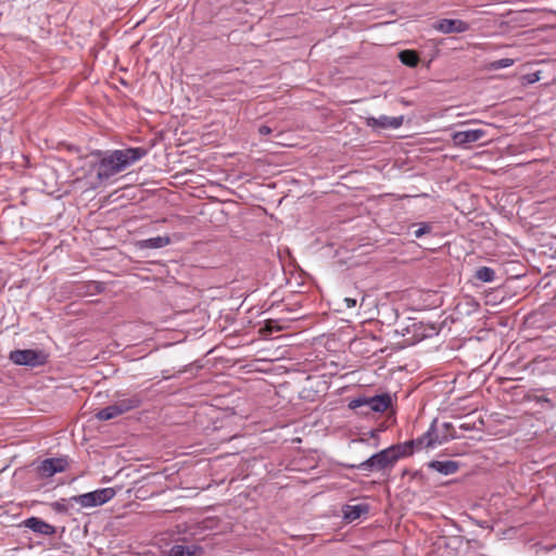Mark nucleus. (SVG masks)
Returning <instances> with one entry per match:
<instances>
[{
    "label": "nucleus",
    "mask_w": 556,
    "mask_h": 556,
    "mask_svg": "<svg viewBox=\"0 0 556 556\" xmlns=\"http://www.w3.org/2000/svg\"><path fill=\"white\" fill-rule=\"evenodd\" d=\"M148 154V150L142 147L128 148L124 150H114L101 152L97 151L94 155L100 160L93 165L97 170L99 181H104L126 169Z\"/></svg>",
    "instance_id": "obj_1"
},
{
    "label": "nucleus",
    "mask_w": 556,
    "mask_h": 556,
    "mask_svg": "<svg viewBox=\"0 0 556 556\" xmlns=\"http://www.w3.org/2000/svg\"><path fill=\"white\" fill-rule=\"evenodd\" d=\"M408 452L407 446L395 444L371 455L359 464L349 465V468L366 471L386 470L392 468L400 458L406 457Z\"/></svg>",
    "instance_id": "obj_2"
},
{
    "label": "nucleus",
    "mask_w": 556,
    "mask_h": 556,
    "mask_svg": "<svg viewBox=\"0 0 556 556\" xmlns=\"http://www.w3.org/2000/svg\"><path fill=\"white\" fill-rule=\"evenodd\" d=\"M142 404V396L134 394L126 399H119L113 404L100 409L96 414V418L101 421L116 418L131 409L138 408Z\"/></svg>",
    "instance_id": "obj_3"
},
{
    "label": "nucleus",
    "mask_w": 556,
    "mask_h": 556,
    "mask_svg": "<svg viewBox=\"0 0 556 556\" xmlns=\"http://www.w3.org/2000/svg\"><path fill=\"white\" fill-rule=\"evenodd\" d=\"M391 396L388 393L371 397H358L349 403L351 409H359L358 414L368 416L370 413H383L391 405Z\"/></svg>",
    "instance_id": "obj_4"
},
{
    "label": "nucleus",
    "mask_w": 556,
    "mask_h": 556,
    "mask_svg": "<svg viewBox=\"0 0 556 556\" xmlns=\"http://www.w3.org/2000/svg\"><path fill=\"white\" fill-rule=\"evenodd\" d=\"M9 359L15 365L34 368L45 365L48 355L41 350H14L10 352Z\"/></svg>",
    "instance_id": "obj_5"
},
{
    "label": "nucleus",
    "mask_w": 556,
    "mask_h": 556,
    "mask_svg": "<svg viewBox=\"0 0 556 556\" xmlns=\"http://www.w3.org/2000/svg\"><path fill=\"white\" fill-rule=\"evenodd\" d=\"M435 422L437 420H433L429 430L421 437L417 438L416 440L406 441L402 444L408 447L409 452L407 453V456L413 454L415 447L417 450H421L422 447H433L437 444H442L448 441V435L439 438V435L435 433Z\"/></svg>",
    "instance_id": "obj_6"
},
{
    "label": "nucleus",
    "mask_w": 556,
    "mask_h": 556,
    "mask_svg": "<svg viewBox=\"0 0 556 556\" xmlns=\"http://www.w3.org/2000/svg\"><path fill=\"white\" fill-rule=\"evenodd\" d=\"M67 460L63 457L46 458L35 464V471L38 477L48 479L58 472H63L67 468Z\"/></svg>",
    "instance_id": "obj_7"
},
{
    "label": "nucleus",
    "mask_w": 556,
    "mask_h": 556,
    "mask_svg": "<svg viewBox=\"0 0 556 556\" xmlns=\"http://www.w3.org/2000/svg\"><path fill=\"white\" fill-rule=\"evenodd\" d=\"M433 28L442 34H462L469 29V24L462 20L442 18L433 25Z\"/></svg>",
    "instance_id": "obj_8"
},
{
    "label": "nucleus",
    "mask_w": 556,
    "mask_h": 556,
    "mask_svg": "<svg viewBox=\"0 0 556 556\" xmlns=\"http://www.w3.org/2000/svg\"><path fill=\"white\" fill-rule=\"evenodd\" d=\"M485 135L486 132L483 129L460 130L452 134V140L455 146L465 147L481 140Z\"/></svg>",
    "instance_id": "obj_9"
},
{
    "label": "nucleus",
    "mask_w": 556,
    "mask_h": 556,
    "mask_svg": "<svg viewBox=\"0 0 556 556\" xmlns=\"http://www.w3.org/2000/svg\"><path fill=\"white\" fill-rule=\"evenodd\" d=\"M25 528L31 530L35 533L42 534L46 536H52L56 533L54 526L46 522L38 517H29L22 523Z\"/></svg>",
    "instance_id": "obj_10"
},
{
    "label": "nucleus",
    "mask_w": 556,
    "mask_h": 556,
    "mask_svg": "<svg viewBox=\"0 0 556 556\" xmlns=\"http://www.w3.org/2000/svg\"><path fill=\"white\" fill-rule=\"evenodd\" d=\"M404 121V116H395L389 117L387 115H380L379 117H368L367 126L372 128H382V129H396L402 126Z\"/></svg>",
    "instance_id": "obj_11"
},
{
    "label": "nucleus",
    "mask_w": 556,
    "mask_h": 556,
    "mask_svg": "<svg viewBox=\"0 0 556 556\" xmlns=\"http://www.w3.org/2000/svg\"><path fill=\"white\" fill-rule=\"evenodd\" d=\"M368 511L369 506L367 504L345 505L342 509L344 519L349 521H354L363 515L368 514Z\"/></svg>",
    "instance_id": "obj_12"
},
{
    "label": "nucleus",
    "mask_w": 556,
    "mask_h": 556,
    "mask_svg": "<svg viewBox=\"0 0 556 556\" xmlns=\"http://www.w3.org/2000/svg\"><path fill=\"white\" fill-rule=\"evenodd\" d=\"M202 547L199 545L176 544L169 549V556H201Z\"/></svg>",
    "instance_id": "obj_13"
},
{
    "label": "nucleus",
    "mask_w": 556,
    "mask_h": 556,
    "mask_svg": "<svg viewBox=\"0 0 556 556\" xmlns=\"http://www.w3.org/2000/svg\"><path fill=\"white\" fill-rule=\"evenodd\" d=\"M429 467L445 476L453 475L458 470V464L454 460H432Z\"/></svg>",
    "instance_id": "obj_14"
},
{
    "label": "nucleus",
    "mask_w": 556,
    "mask_h": 556,
    "mask_svg": "<svg viewBox=\"0 0 556 556\" xmlns=\"http://www.w3.org/2000/svg\"><path fill=\"white\" fill-rule=\"evenodd\" d=\"M168 244H170V238L168 236H157L139 242V247L144 249H161Z\"/></svg>",
    "instance_id": "obj_15"
},
{
    "label": "nucleus",
    "mask_w": 556,
    "mask_h": 556,
    "mask_svg": "<svg viewBox=\"0 0 556 556\" xmlns=\"http://www.w3.org/2000/svg\"><path fill=\"white\" fill-rule=\"evenodd\" d=\"M400 61L409 67H416L419 63V55L414 50H403L399 53Z\"/></svg>",
    "instance_id": "obj_16"
},
{
    "label": "nucleus",
    "mask_w": 556,
    "mask_h": 556,
    "mask_svg": "<svg viewBox=\"0 0 556 556\" xmlns=\"http://www.w3.org/2000/svg\"><path fill=\"white\" fill-rule=\"evenodd\" d=\"M416 328V336L421 340L425 338H430L438 333V329L433 325H425L424 323L414 324Z\"/></svg>",
    "instance_id": "obj_17"
},
{
    "label": "nucleus",
    "mask_w": 556,
    "mask_h": 556,
    "mask_svg": "<svg viewBox=\"0 0 556 556\" xmlns=\"http://www.w3.org/2000/svg\"><path fill=\"white\" fill-rule=\"evenodd\" d=\"M92 492L96 496V502H98L99 506L111 501L116 494V491L113 488L98 489Z\"/></svg>",
    "instance_id": "obj_18"
},
{
    "label": "nucleus",
    "mask_w": 556,
    "mask_h": 556,
    "mask_svg": "<svg viewBox=\"0 0 556 556\" xmlns=\"http://www.w3.org/2000/svg\"><path fill=\"white\" fill-rule=\"evenodd\" d=\"M83 507H96L99 506L98 502H96V496L93 492H88L80 495H75L71 498Z\"/></svg>",
    "instance_id": "obj_19"
},
{
    "label": "nucleus",
    "mask_w": 556,
    "mask_h": 556,
    "mask_svg": "<svg viewBox=\"0 0 556 556\" xmlns=\"http://www.w3.org/2000/svg\"><path fill=\"white\" fill-rule=\"evenodd\" d=\"M475 278L482 282H492L495 279V270L491 267H479L475 273Z\"/></svg>",
    "instance_id": "obj_20"
},
{
    "label": "nucleus",
    "mask_w": 556,
    "mask_h": 556,
    "mask_svg": "<svg viewBox=\"0 0 556 556\" xmlns=\"http://www.w3.org/2000/svg\"><path fill=\"white\" fill-rule=\"evenodd\" d=\"M412 228H414L413 235L417 239L421 238L427 233H430L432 229L431 225L428 223L413 224Z\"/></svg>",
    "instance_id": "obj_21"
},
{
    "label": "nucleus",
    "mask_w": 556,
    "mask_h": 556,
    "mask_svg": "<svg viewBox=\"0 0 556 556\" xmlns=\"http://www.w3.org/2000/svg\"><path fill=\"white\" fill-rule=\"evenodd\" d=\"M513 64H514V60L513 59L505 58V59H500V60L493 61L491 63V68H493V70H501V68L509 67Z\"/></svg>",
    "instance_id": "obj_22"
},
{
    "label": "nucleus",
    "mask_w": 556,
    "mask_h": 556,
    "mask_svg": "<svg viewBox=\"0 0 556 556\" xmlns=\"http://www.w3.org/2000/svg\"><path fill=\"white\" fill-rule=\"evenodd\" d=\"M51 507L54 511L60 513V514H65L68 510L67 505L65 504V500L53 502L51 504Z\"/></svg>",
    "instance_id": "obj_23"
},
{
    "label": "nucleus",
    "mask_w": 556,
    "mask_h": 556,
    "mask_svg": "<svg viewBox=\"0 0 556 556\" xmlns=\"http://www.w3.org/2000/svg\"><path fill=\"white\" fill-rule=\"evenodd\" d=\"M443 428H444L445 432L441 438H443L444 435H448V440L453 439L454 432H455L453 425L451 422H444Z\"/></svg>",
    "instance_id": "obj_24"
},
{
    "label": "nucleus",
    "mask_w": 556,
    "mask_h": 556,
    "mask_svg": "<svg viewBox=\"0 0 556 556\" xmlns=\"http://www.w3.org/2000/svg\"><path fill=\"white\" fill-rule=\"evenodd\" d=\"M266 328H267L270 332H273L274 330H275V331H280V330L282 329V327H280V326H276V320H273V319H268V320L266 321Z\"/></svg>",
    "instance_id": "obj_25"
},
{
    "label": "nucleus",
    "mask_w": 556,
    "mask_h": 556,
    "mask_svg": "<svg viewBox=\"0 0 556 556\" xmlns=\"http://www.w3.org/2000/svg\"><path fill=\"white\" fill-rule=\"evenodd\" d=\"M258 132L262 136H267V135L271 134V128L269 126H267V125H262L258 128Z\"/></svg>",
    "instance_id": "obj_26"
},
{
    "label": "nucleus",
    "mask_w": 556,
    "mask_h": 556,
    "mask_svg": "<svg viewBox=\"0 0 556 556\" xmlns=\"http://www.w3.org/2000/svg\"><path fill=\"white\" fill-rule=\"evenodd\" d=\"M344 302H345L348 308H352L356 305V300L352 299V298H345Z\"/></svg>",
    "instance_id": "obj_27"
},
{
    "label": "nucleus",
    "mask_w": 556,
    "mask_h": 556,
    "mask_svg": "<svg viewBox=\"0 0 556 556\" xmlns=\"http://www.w3.org/2000/svg\"><path fill=\"white\" fill-rule=\"evenodd\" d=\"M378 433H379V430H371V431L369 432L370 438H377V437H378Z\"/></svg>",
    "instance_id": "obj_28"
}]
</instances>
